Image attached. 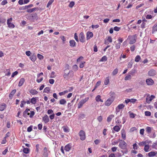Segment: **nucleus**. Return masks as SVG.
I'll use <instances>...</instances> for the list:
<instances>
[{
	"instance_id": "ddd939ff",
	"label": "nucleus",
	"mask_w": 157,
	"mask_h": 157,
	"mask_svg": "<svg viewBox=\"0 0 157 157\" xmlns=\"http://www.w3.org/2000/svg\"><path fill=\"white\" fill-rule=\"evenodd\" d=\"M144 150L145 152H148L151 150L149 144H147L144 146Z\"/></svg>"
},
{
	"instance_id": "864d4df0",
	"label": "nucleus",
	"mask_w": 157,
	"mask_h": 157,
	"mask_svg": "<svg viewBox=\"0 0 157 157\" xmlns=\"http://www.w3.org/2000/svg\"><path fill=\"white\" fill-rule=\"evenodd\" d=\"M118 69L117 68H116L115 69H114V70L113 72V75H116L118 73Z\"/></svg>"
},
{
	"instance_id": "412c9836",
	"label": "nucleus",
	"mask_w": 157,
	"mask_h": 157,
	"mask_svg": "<svg viewBox=\"0 0 157 157\" xmlns=\"http://www.w3.org/2000/svg\"><path fill=\"white\" fill-rule=\"evenodd\" d=\"M6 107V105L5 103H2L0 104V111H2Z\"/></svg>"
},
{
	"instance_id": "69168bd1",
	"label": "nucleus",
	"mask_w": 157,
	"mask_h": 157,
	"mask_svg": "<svg viewBox=\"0 0 157 157\" xmlns=\"http://www.w3.org/2000/svg\"><path fill=\"white\" fill-rule=\"evenodd\" d=\"M18 73V72L17 71H15L13 73L11 77L13 78L14 77V76L16 75H17Z\"/></svg>"
},
{
	"instance_id": "f8f14e48",
	"label": "nucleus",
	"mask_w": 157,
	"mask_h": 157,
	"mask_svg": "<svg viewBox=\"0 0 157 157\" xmlns=\"http://www.w3.org/2000/svg\"><path fill=\"white\" fill-rule=\"evenodd\" d=\"M93 36V33L91 32H88L86 33V39L89 40Z\"/></svg>"
},
{
	"instance_id": "ea45409f",
	"label": "nucleus",
	"mask_w": 157,
	"mask_h": 157,
	"mask_svg": "<svg viewBox=\"0 0 157 157\" xmlns=\"http://www.w3.org/2000/svg\"><path fill=\"white\" fill-rule=\"evenodd\" d=\"M157 31V25H155L153 28V30L152 33H153L154 32Z\"/></svg>"
},
{
	"instance_id": "680f3d73",
	"label": "nucleus",
	"mask_w": 157,
	"mask_h": 157,
	"mask_svg": "<svg viewBox=\"0 0 157 157\" xmlns=\"http://www.w3.org/2000/svg\"><path fill=\"white\" fill-rule=\"evenodd\" d=\"M101 83V81H98L97 82V83L95 86V88H97L98 86H99L100 85Z\"/></svg>"
},
{
	"instance_id": "09e8293b",
	"label": "nucleus",
	"mask_w": 157,
	"mask_h": 157,
	"mask_svg": "<svg viewBox=\"0 0 157 157\" xmlns=\"http://www.w3.org/2000/svg\"><path fill=\"white\" fill-rule=\"evenodd\" d=\"M30 113L29 114V117L30 118H32L33 116L35 114V113L34 111H30Z\"/></svg>"
},
{
	"instance_id": "7c9ffc66",
	"label": "nucleus",
	"mask_w": 157,
	"mask_h": 157,
	"mask_svg": "<svg viewBox=\"0 0 157 157\" xmlns=\"http://www.w3.org/2000/svg\"><path fill=\"white\" fill-rule=\"evenodd\" d=\"M109 77H106L104 81V84L105 85H107L109 82Z\"/></svg>"
},
{
	"instance_id": "58836bf2",
	"label": "nucleus",
	"mask_w": 157,
	"mask_h": 157,
	"mask_svg": "<svg viewBox=\"0 0 157 157\" xmlns=\"http://www.w3.org/2000/svg\"><path fill=\"white\" fill-rule=\"evenodd\" d=\"M66 101L64 99H62L59 101V104L61 105H64L66 104Z\"/></svg>"
},
{
	"instance_id": "a18cd8bd",
	"label": "nucleus",
	"mask_w": 157,
	"mask_h": 157,
	"mask_svg": "<svg viewBox=\"0 0 157 157\" xmlns=\"http://www.w3.org/2000/svg\"><path fill=\"white\" fill-rule=\"evenodd\" d=\"M75 2L73 1L71 2L69 5V6L70 8H72L75 5Z\"/></svg>"
},
{
	"instance_id": "6ab92c4d",
	"label": "nucleus",
	"mask_w": 157,
	"mask_h": 157,
	"mask_svg": "<svg viewBox=\"0 0 157 157\" xmlns=\"http://www.w3.org/2000/svg\"><path fill=\"white\" fill-rule=\"evenodd\" d=\"M71 145L69 144H68L65 147H64V150L66 151H69L71 149Z\"/></svg>"
},
{
	"instance_id": "c9c22d12",
	"label": "nucleus",
	"mask_w": 157,
	"mask_h": 157,
	"mask_svg": "<svg viewBox=\"0 0 157 157\" xmlns=\"http://www.w3.org/2000/svg\"><path fill=\"white\" fill-rule=\"evenodd\" d=\"M128 113L129 114L130 117L131 118H134L136 115V114H134L131 112H129Z\"/></svg>"
},
{
	"instance_id": "e2e57ef3",
	"label": "nucleus",
	"mask_w": 157,
	"mask_h": 157,
	"mask_svg": "<svg viewBox=\"0 0 157 157\" xmlns=\"http://www.w3.org/2000/svg\"><path fill=\"white\" fill-rule=\"evenodd\" d=\"M74 38L77 42H78L79 41L78 39V36L77 35L76 33H75L74 35Z\"/></svg>"
},
{
	"instance_id": "f03ea898",
	"label": "nucleus",
	"mask_w": 157,
	"mask_h": 157,
	"mask_svg": "<svg viewBox=\"0 0 157 157\" xmlns=\"http://www.w3.org/2000/svg\"><path fill=\"white\" fill-rule=\"evenodd\" d=\"M110 96L111 97L108 98L105 102V105L109 106L114 100L115 94L113 92L110 93Z\"/></svg>"
},
{
	"instance_id": "aec40b11",
	"label": "nucleus",
	"mask_w": 157,
	"mask_h": 157,
	"mask_svg": "<svg viewBox=\"0 0 157 157\" xmlns=\"http://www.w3.org/2000/svg\"><path fill=\"white\" fill-rule=\"evenodd\" d=\"M157 153L156 151H151L148 154V156L149 157H153L156 155Z\"/></svg>"
},
{
	"instance_id": "e433bc0d",
	"label": "nucleus",
	"mask_w": 157,
	"mask_h": 157,
	"mask_svg": "<svg viewBox=\"0 0 157 157\" xmlns=\"http://www.w3.org/2000/svg\"><path fill=\"white\" fill-rule=\"evenodd\" d=\"M113 129L117 132H118L120 129L119 127L117 125L113 127Z\"/></svg>"
},
{
	"instance_id": "bb28decb",
	"label": "nucleus",
	"mask_w": 157,
	"mask_h": 157,
	"mask_svg": "<svg viewBox=\"0 0 157 157\" xmlns=\"http://www.w3.org/2000/svg\"><path fill=\"white\" fill-rule=\"evenodd\" d=\"M37 10H38V8L35 7L31 9H28L27 10L26 12L27 13H31Z\"/></svg>"
},
{
	"instance_id": "a19ab883",
	"label": "nucleus",
	"mask_w": 157,
	"mask_h": 157,
	"mask_svg": "<svg viewBox=\"0 0 157 157\" xmlns=\"http://www.w3.org/2000/svg\"><path fill=\"white\" fill-rule=\"evenodd\" d=\"M29 149L27 148H25L23 150V152L25 154H28L29 152Z\"/></svg>"
},
{
	"instance_id": "f257e3e1",
	"label": "nucleus",
	"mask_w": 157,
	"mask_h": 157,
	"mask_svg": "<svg viewBox=\"0 0 157 157\" xmlns=\"http://www.w3.org/2000/svg\"><path fill=\"white\" fill-rule=\"evenodd\" d=\"M74 75V73L72 71H70L68 69H66L64 71L63 77L64 79L68 80L72 78Z\"/></svg>"
},
{
	"instance_id": "9d476101",
	"label": "nucleus",
	"mask_w": 157,
	"mask_h": 157,
	"mask_svg": "<svg viewBox=\"0 0 157 157\" xmlns=\"http://www.w3.org/2000/svg\"><path fill=\"white\" fill-rule=\"evenodd\" d=\"M146 82L147 85H151L153 84L154 81L151 78H149L146 79Z\"/></svg>"
},
{
	"instance_id": "de8ad7c7",
	"label": "nucleus",
	"mask_w": 157,
	"mask_h": 157,
	"mask_svg": "<svg viewBox=\"0 0 157 157\" xmlns=\"http://www.w3.org/2000/svg\"><path fill=\"white\" fill-rule=\"evenodd\" d=\"M107 60V57L105 56H104L100 60L101 61H106Z\"/></svg>"
},
{
	"instance_id": "0eeeda50",
	"label": "nucleus",
	"mask_w": 157,
	"mask_h": 157,
	"mask_svg": "<svg viewBox=\"0 0 157 157\" xmlns=\"http://www.w3.org/2000/svg\"><path fill=\"white\" fill-rule=\"evenodd\" d=\"M155 98L153 95H151L150 96H147L146 98V101L148 103H150L151 101Z\"/></svg>"
},
{
	"instance_id": "cd10ccee",
	"label": "nucleus",
	"mask_w": 157,
	"mask_h": 157,
	"mask_svg": "<svg viewBox=\"0 0 157 157\" xmlns=\"http://www.w3.org/2000/svg\"><path fill=\"white\" fill-rule=\"evenodd\" d=\"M25 79L23 78H21L18 84V86H22L25 82Z\"/></svg>"
},
{
	"instance_id": "c03bdc74",
	"label": "nucleus",
	"mask_w": 157,
	"mask_h": 157,
	"mask_svg": "<svg viewBox=\"0 0 157 157\" xmlns=\"http://www.w3.org/2000/svg\"><path fill=\"white\" fill-rule=\"evenodd\" d=\"M55 73L54 71H52L50 76V78H54L55 77Z\"/></svg>"
},
{
	"instance_id": "4c0bfd02",
	"label": "nucleus",
	"mask_w": 157,
	"mask_h": 157,
	"mask_svg": "<svg viewBox=\"0 0 157 157\" xmlns=\"http://www.w3.org/2000/svg\"><path fill=\"white\" fill-rule=\"evenodd\" d=\"M54 0H50V1H49L47 6V7L49 8V7L52 4V3L54 2Z\"/></svg>"
},
{
	"instance_id": "f3484780",
	"label": "nucleus",
	"mask_w": 157,
	"mask_h": 157,
	"mask_svg": "<svg viewBox=\"0 0 157 157\" xmlns=\"http://www.w3.org/2000/svg\"><path fill=\"white\" fill-rule=\"evenodd\" d=\"M33 6V5L32 4H29L28 6H22L20 8L21 10H25L29 8H30Z\"/></svg>"
},
{
	"instance_id": "338daca9",
	"label": "nucleus",
	"mask_w": 157,
	"mask_h": 157,
	"mask_svg": "<svg viewBox=\"0 0 157 157\" xmlns=\"http://www.w3.org/2000/svg\"><path fill=\"white\" fill-rule=\"evenodd\" d=\"M25 54H26V55L28 56H30L31 54V52H30V51H26V52H25Z\"/></svg>"
},
{
	"instance_id": "4468645a",
	"label": "nucleus",
	"mask_w": 157,
	"mask_h": 157,
	"mask_svg": "<svg viewBox=\"0 0 157 157\" xmlns=\"http://www.w3.org/2000/svg\"><path fill=\"white\" fill-rule=\"evenodd\" d=\"M129 37L130 40L129 42L130 44H132L136 42V40H135V37L134 36H128V37Z\"/></svg>"
},
{
	"instance_id": "13d9d810",
	"label": "nucleus",
	"mask_w": 157,
	"mask_h": 157,
	"mask_svg": "<svg viewBox=\"0 0 157 157\" xmlns=\"http://www.w3.org/2000/svg\"><path fill=\"white\" fill-rule=\"evenodd\" d=\"M63 130L64 132H69V129H68V128L67 127H63Z\"/></svg>"
},
{
	"instance_id": "f704fd0d",
	"label": "nucleus",
	"mask_w": 157,
	"mask_h": 157,
	"mask_svg": "<svg viewBox=\"0 0 157 157\" xmlns=\"http://www.w3.org/2000/svg\"><path fill=\"white\" fill-rule=\"evenodd\" d=\"M36 102V100L35 98H31L30 102L33 104H35Z\"/></svg>"
},
{
	"instance_id": "2eb2a0df",
	"label": "nucleus",
	"mask_w": 157,
	"mask_h": 157,
	"mask_svg": "<svg viewBox=\"0 0 157 157\" xmlns=\"http://www.w3.org/2000/svg\"><path fill=\"white\" fill-rule=\"evenodd\" d=\"M48 150L47 148L45 147L43 150V157H48Z\"/></svg>"
},
{
	"instance_id": "1a4fd4ad",
	"label": "nucleus",
	"mask_w": 157,
	"mask_h": 157,
	"mask_svg": "<svg viewBox=\"0 0 157 157\" xmlns=\"http://www.w3.org/2000/svg\"><path fill=\"white\" fill-rule=\"evenodd\" d=\"M125 105L123 104H121L119 105L116 108V110L117 113L120 112V110L122 109L124 107Z\"/></svg>"
},
{
	"instance_id": "473e14b6",
	"label": "nucleus",
	"mask_w": 157,
	"mask_h": 157,
	"mask_svg": "<svg viewBox=\"0 0 157 157\" xmlns=\"http://www.w3.org/2000/svg\"><path fill=\"white\" fill-rule=\"evenodd\" d=\"M30 58L31 60L33 62H35L36 59V56L34 55L30 57Z\"/></svg>"
},
{
	"instance_id": "6e6552de",
	"label": "nucleus",
	"mask_w": 157,
	"mask_h": 157,
	"mask_svg": "<svg viewBox=\"0 0 157 157\" xmlns=\"http://www.w3.org/2000/svg\"><path fill=\"white\" fill-rule=\"evenodd\" d=\"M79 40L80 42L83 43L85 42V36L82 32L79 35Z\"/></svg>"
},
{
	"instance_id": "39448f33",
	"label": "nucleus",
	"mask_w": 157,
	"mask_h": 157,
	"mask_svg": "<svg viewBox=\"0 0 157 157\" xmlns=\"http://www.w3.org/2000/svg\"><path fill=\"white\" fill-rule=\"evenodd\" d=\"M126 143L124 141L121 140L119 146L121 149H125L126 147Z\"/></svg>"
},
{
	"instance_id": "a211bd4d",
	"label": "nucleus",
	"mask_w": 157,
	"mask_h": 157,
	"mask_svg": "<svg viewBox=\"0 0 157 157\" xmlns=\"http://www.w3.org/2000/svg\"><path fill=\"white\" fill-rule=\"evenodd\" d=\"M30 109H26L23 113V116L24 117H26L27 115H29L30 114Z\"/></svg>"
},
{
	"instance_id": "7ed1b4c3",
	"label": "nucleus",
	"mask_w": 157,
	"mask_h": 157,
	"mask_svg": "<svg viewBox=\"0 0 157 157\" xmlns=\"http://www.w3.org/2000/svg\"><path fill=\"white\" fill-rule=\"evenodd\" d=\"M89 98V97H87L82 99L78 103V108L80 109L81 108L82 106L83 105L88 101Z\"/></svg>"
},
{
	"instance_id": "37998d69",
	"label": "nucleus",
	"mask_w": 157,
	"mask_h": 157,
	"mask_svg": "<svg viewBox=\"0 0 157 157\" xmlns=\"http://www.w3.org/2000/svg\"><path fill=\"white\" fill-rule=\"evenodd\" d=\"M132 76L131 75H127L124 78V80H130L131 79Z\"/></svg>"
},
{
	"instance_id": "0e129e2a",
	"label": "nucleus",
	"mask_w": 157,
	"mask_h": 157,
	"mask_svg": "<svg viewBox=\"0 0 157 157\" xmlns=\"http://www.w3.org/2000/svg\"><path fill=\"white\" fill-rule=\"evenodd\" d=\"M137 101V100L136 99L132 98L130 99V102L134 104Z\"/></svg>"
},
{
	"instance_id": "774afa93",
	"label": "nucleus",
	"mask_w": 157,
	"mask_h": 157,
	"mask_svg": "<svg viewBox=\"0 0 157 157\" xmlns=\"http://www.w3.org/2000/svg\"><path fill=\"white\" fill-rule=\"evenodd\" d=\"M78 68V67L77 65H75L73 66V69L74 70H75V71H76Z\"/></svg>"
},
{
	"instance_id": "dca6fc26",
	"label": "nucleus",
	"mask_w": 157,
	"mask_h": 157,
	"mask_svg": "<svg viewBox=\"0 0 157 157\" xmlns=\"http://www.w3.org/2000/svg\"><path fill=\"white\" fill-rule=\"evenodd\" d=\"M156 73L155 71L153 69L150 70L148 72V74L150 76H153L156 74Z\"/></svg>"
},
{
	"instance_id": "423d86ee",
	"label": "nucleus",
	"mask_w": 157,
	"mask_h": 157,
	"mask_svg": "<svg viewBox=\"0 0 157 157\" xmlns=\"http://www.w3.org/2000/svg\"><path fill=\"white\" fill-rule=\"evenodd\" d=\"M79 135L80 137V139L82 140H84L86 138L85 132L82 130H81L79 132Z\"/></svg>"
},
{
	"instance_id": "5701e85b",
	"label": "nucleus",
	"mask_w": 157,
	"mask_h": 157,
	"mask_svg": "<svg viewBox=\"0 0 157 157\" xmlns=\"http://www.w3.org/2000/svg\"><path fill=\"white\" fill-rule=\"evenodd\" d=\"M95 100L97 102H102L103 101L101 99V97L100 95H97L95 98Z\"/></svg>"
},
{
	"instance_id": "6e6d98bb",
	"label": "nucleus",
	"mask_w": 157,
	"mask_h": 157,
	"mask_svg": "<svg viewBox=\"0 0 157 157\" xmlns=\"http://www.w3.org/2000/svg\"><path fill=\"white\" fill-rule=\"evenodd\" d=\"M145 115L147 116H150L151 115V113L150 112L147 111L145 112Z\"/></svg>"
},
{
	"instance_id": "5fc2aeb1",
	"label": "nucleus",
	"mask_w": 157,
	"mask_h": 157,
	"mask_svg": "<svg viewBox=\"0 0 157 157\" xmlns=\"http://www.w3.org/2000/svg\"><path fill=\"white\" fill-rule=\"evenodd\" d=\"M33 126L32 125L30 126L28 128L27 131L29 132H31L32 130Z\"/></svg>"
},
{
	"instance_id": "a878e982",
	"label": "nucleus",
	"mask_w": 157,
	"mask_h": 157,
	"mask_svg": "<svg viewBox=\"0 0 157 157\" xmlns=\"http://www.w3.org/2000/svg\"><path fill=\"white\" fill-rule=\"evenodd\" d=\"M112 41V38L111 36H109L108 37L107 40L105 41V44H108L109 43L108 42L111 43Z\"/></svg>"
},
{
	"instance_id": "3c124183",
	"label": "nucleus",
	"mask_w": 157,
	"mask_h": 157,
	"mask_svg": "<svg viewBox=\"0 0 157 157\" xmlns=\"http://www.w3.org/2000/svg\"><path fill=\"white\" fill-rule=\"evenodd\" d=\"M16 91V90L15 89L13 90L11 93L10 94V97L11 96H13V95L15 94Z\"/></svg>"
},
{
	"instance_id": "052dcab7",
	"label": "nucleus",
	"mask_w": 157,
	"mask_h": 157,
	"mask_svg": "<svg viewBox=\"0 0 157 157\" xmlns=\"http://www.w3.org/2000/svg\"><path fill=\"white\" fill-rule=\"evenodd\" d=\"M133 147L134 149L137 150L138 149V145L136 143H135L133 145Z\"/></svg>"
},
{
	"instance_id": "4d7b16f0",
	"label": "nucleus",
	"mask_w": 157,
	"mask_h": 157,
	"mask_svg": "<svg viewBox=\"0 0 157 157\" xmlns=\"http://www.w3.org/2000/svg\"><path fill=\"white\" fill-rule=\"evenodd\" d=\"M97 119L98 121L101 122L102 120V117L101 116H100L98 117Z\"/></svg>"
},
{
	"instance_id": "c756f323",
	"label": "nucleus",
	"mask_w": 157,
	"mask_h": 157,
	"mask_svg": "<svg viewBox=\"0 0 157 157\" xmlns=\"http://www.w3.org/2000/svg\"><path fill=\"white\" fill-rule=\"evenodd\" d=\"M114 116L113 115L111 114L107 118V122H110L112 119L114 117Z\"/></svg>"
},
{
	"instance_id": "bf43d9fd",
	"label": "nucleus",
	"mask_w": 157,
	"mask_h": 157,
	"mask_svg": "<svg viewBox=\"0 0 157 157\" xmlns=\"http://www.w3.org/2000/svg\"><path fill=\"white\" fill-rule=\"evenodd\" d=\"M6 72L7 73L6 74V75L7 76H10V75L11 73L10 72V70L9 69H8L6 70Z\"/></svg>"
},
{
	"instance_id": "c85d7f7f",
	"label": "nucleus",
	"mask_w": 157,
	"mask_h": 157,
	"mask_svg": "<svg viewBox=\"0 0 157 157\" xmlns=\"http://www.w3.org/2000/svg\"><path fill=\"white\" fill-rule=\"evenodd\" d=\"M29 92L32 95H35L37 94L38 92L35 90L31 89L29 91Z\"/></svg>"
},
{
	"instance_id": "72a5a7b5",
	"label": "nucleus",
	"mask_w": 157,
	"mask_h": 157,
	"mask_svg": "<svg viewBox=\"0 0 157 157\" xmlns=\"http://www.w3.org/2000/svg\"><path fill=\"white\" fill-rule=\"evenodd\" d=\"M140 59V56L139 55H137L135 58V61L136 62H138Z\"/></svg>"
},
{
	"instance_id": "393cba45",
	"label": "nucleus",
	"mask_w": 157,
	"mask_h": 157,
	"mask_svg": "<svg viewBox=\"0 0 157 157\" xmlns=\"http://www.w3.org/2000/svg\"><path fill=\"white\" fill-rule=\"evenodd\" d=\"M70 45L72 47H73L75 46L76 43L74 40H71L69 41Z\"/></svg>"
},
{
	"instance_id": "4be33fe9",
	"label": "nucleus",
	"mask_w": 157,
	"mask_h": 157,
	"mask_svg": "<svg viewBox=\"0 0 157 157\" xmlns=\"http://www.w3.org/2000/svg\"><path fill=\"white\" fill-rule=\"evenodd\" d=\"M153 128L151 127L147 126L146 128V131L147 133L150 134Z\"/></svg>"
},
{
	"instance_id": "8fccbe9b",
	"label": "nucleus",
	"mask_w": 157,
	"mask_h": 157,
	"mask_svg": "<svg viewBox=\"0 0 157 157\" xmlns=\"http://www.w3.org/2000/svg\"><path fill=\"white\" fill-rule=\"evenodd\" d=\"M37 56L38 57V58L40 60H41L44 58V56L42 55L39 54H37Z\"/></svg>"
},
{
	"instance_id": "603ef678",
	"label": "nucleus",
	"mask_w": 157,
	"mask_h": 157,
	"mask_svg": "<svg viewBox=\"0 0 157 157\" xmlns=\"http://www.w3.org/2000/svg\"><path fill=\"white\" fill-rule=\"evenodd\" d=\"M121 45V43H118L116 44L115 47L117 49H118L119 48H120V46Z\"/></svg>"
},
{
	"instance_id": "49530a36",
	"label": "nucleus",
	"mask_w": 157,
	"mask_h": 157,
	"mask_svg": "<svg viewBox=\"0 0 157 157\" xmlns=\"http://www.w3.org/2000/svg\"><path fill=\"white\" fill-rule=\"evenodd\" d=\"M85 63V62L84 61L81 62L80 64L79 67L80 68H82L84 66V64Z\"/></svg>"
},
{
	"instance_id": "2f4dec72",
	"label": "nucleus",
	"mask_w": 157,
	"mask_h": 157,
	"mask_svg": "<svg viewBox=\"0 0 157 157\" xmlns=\"http://www.w3.org/2000/svg\"><path fill=\"white\" fill-rule=\"evenodd\" d=\"M121 136L122 138L124 139L125 140L126 138V134L124 130H121Z\"/></svg>"
},
{
	"instance_id": "20e7f679",
	"label": "nucleus",
	"mask_w": 157,
	"mask_h": 157,
	"mask_svg": "<svg viewBox=\"0 0 157 157\" xmlns=\"http://www.w3.org/2000/svg\"><path fill=\"white\" fill-rule=\"evenodd\" d=\"M12 21V18H10L9 19H8L7 20V24L8 25V27L10 28H13L15 27L14 25L11 22Z\"/></svg>"
},
{
	"instance_id": "9b49d317",
	"label": "nucleus",
	"mask_w": 157,
	"mask_h": 157,
	"mask_svg": "<svg viewBox=\"0 0 157 157\" xmlns=\"http://www.w3.org/2000/svg\"><path fill=\"white\" fill-rule=\"evenodd\" d=\"M42 120L45 123H47L49 121V119L48 116L47 115H45L42 118Z\"/></svg>"
},
{
	"instance_id": "b1692460",
	"label": "nucleus",
	"mask_w": 157,
	"mask_h": 157,
	"mask_svg": "<svg viewBox=\"0 0 157 157\" xmlns=\"http://www.w3.org/2000/svg\"><path fill=\"white\" fill-rule=\"evenodd\" d=\"M149 144V142L148 141H143L142 142L139 143H138L139 145L140 146H145V144Z\"/></svg>"
},
{
	"instance_id": "79ce46f5",
	"label": "nucleus",
	"mask_w": 157,
	"mask_h": 157,
	"mask_svg": "<svg viewBox=\"0 0 157 157\" xmlns=\"http://www.w3.org/2000/svg\"><path fill=\"white\" fill-rule=\"evenodd\" d=\"M50 91V88L49 87H47L44 88V92L48 93Z\"/></svg>"
}]
</instances>
